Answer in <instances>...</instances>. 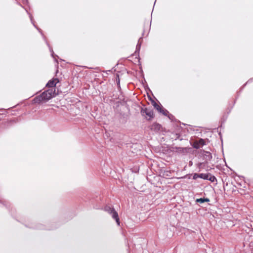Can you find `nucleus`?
<instances>
[{"label":"nucleus","mask_w":253,"mask_h":253,"mask_svg":"<svg viewBox=\"0 0 253 253\" xmlns=\"http://www.w3.org/2000/svg\"><path fill=\"white\" fill-rule=\"evenodd\" d=\"M56 95L55 88H49L40 95L36 96L34 99V101L36 103H40L42 101L46 102Z\"/></svg>","instance_id":"obj_1"},{"label":"nucleus","mask_w":253,"mask_h":253,"mask_svg":"<svg viewBox=\"0 0 253 253\" xmlns=\"http://www.w3.org/2000/svg\"><path fill=\"white\" fill-rule=\"evenodd\" d=\"M104 210L108 212L115 221H120L118 214L115 209L110 206H105Z\"/></svg>","instance_id":"obj_2"},{"label":"nucleus","mask_w":253,"mask_h":253,"mask_svg":"<svg viewBox=\"0 0 253 253\" xmlns=\"http://www.w3.org/2000/svg\"><path fill=\"white\" fill-rule=\"evenodd\" d=\"M141 114L142 116H147L149 117V120H150L151 119L153 118L154 117L153 116V112L152 110L145 108H141Z\"/></svg>","instance_id":"obj_3"},{"label":"nucleus","mask_w":253,"mask_h":253,"mask_svg":"<svg viewBox=\"0 0 253 253\" xmlns=\"http://www.w3.org/2000/svg\"><path fill=\"white\" fill-rule=\"evenodd\" d=\"M203 153H202V155L203 156V159L205 160L204 163L207 164L209 161L212 159V156L210 152L204 150H203Z\"/></svg>","instance_id":"obj_4"},{"label":"nucleus","mask_w":253,"mask_h":253,"mask_svg":"<svg viewBox=\"0 0 253 253\" xmlns=\"http://www.w3.org/2000/svg\"><path fill=\"white\" fill-rule=\"evenodd\" d=\"M59 81L57 78L53 79L48 82L46 86L50 88H54V87L56 86V84L59 82Z\"/></svg>","instance_id":"obj_5"},{"label":"nucleus","mask_w":253,"mask_h":253,"mask_svg":"<svg viewBox=\"0 0 253 253\" xmlns=\"http://www.w3.org/2000/svg\"><path fill=\"white\" fill-rule=\"evenodd\" d=\"M28 224H25V226L29 228H34L35 226H37L38 228L43 229H44L42 227H41L42 224L40 222H27Z\"/></svg>","instance_id":"obj_6"},{"label":"nucleus","mask_w":253,"mask_h":253,"mask_svg":"<svg viewBox=\"0 0 253 253\" xmlns=\"http://www.w3.org/2000/svg\"><path fill=\"white\" fill-rule=\"evenodd\" d=\"M162 126L158 123H154L151 127V129L155 131H158L160 130Z\"/></svg>","instance_id":"obj_7"},{"label":"nucleus","mask_w":253,"mask_h":253,"mask_svg":"<svg viewBox=\"0 0 253 253\" xmlns=\"http://www.w3.org/2000/svg\"><path fill=\"white\" fill-rule=\"evenodd\" d=\"M207 180L213 182L216 180V178L214 175H212L211 174L208 173Z\"/></svg>","instance_id":"obj_8"},{"label":"nucleus","mask_w":253,"mask_h":253,"mask_svg":"<svg viewBox=\"0 0 253 253\" xmlns=\"http://www.w3.org/2000/svg\"><path fill=\"white\" fill-rule=\"evenodd\" d=\"M142 41V38L141 37L138 40V43L136 45V51H139L140 47H141V45Z\"/></svg>","instance_id":"obj_9"},{"label":"nucleus","mask_w":253,"mask_h":253,"mask_svg":"<svg viewBox=\"0 0 253 253\" xmlns=\"http://www.w3.org/2000/svg\"><path fill=\"white\" fill-rule=\"evenodd\" d=\"M28 14L29 15V17L30 18V20L31 21L32 23L33 24V25L38 29V30L42 34V30L40 28H38L35 24L34 22L33 21V16L30 13L28 12Z\"/></svg>","instance_id":"obj_10"},{"label":"nucleus","mask_w":253,"mask_h":253,"mask_svg":"<svg viewBox=\"0 0 253 253\" xmlns=\"http://www.w3.org/2000/svg\"><path fill=\"white\" fill-rule=\"evenodd\" d=\"M158 112H159L161 113H162L163 115H164L166 116H168L169 113V112L168 110L164 109L162 107L161 108V110L160 111H159Z\"/></svg>","instance_id":"obj_11"},{"label":"nucleus","mask_w":253,"mask_h":253,"mask_svg":"<svg viewBox=\"0 0 253 253\" xmlns=\"http://www.w3.org/2000/svg\"><path fill=\"white\" fill-rule=\"evenodd\" d=\"M116 81V83L117 84V86H118V89H120L121 88L120 80L119 78V75L118 74H117Z\"/></svg>","instance_id":"obj_12"},{"label":"nucleus","mask_w":253,"mask_h":253,"mask_svg":"<svg viewBox=\"0 0 253 253\" xmlns=\"http://www.w3.org/2000/svg\"><path fill=\"white\" fill-rule=\"evenodd\" d=\"M208 173H199V178H202L205 180L208 179Z\"/></svg>","instance_id":"obj_13"},{"label":"nucleus","mask_w":253,"mask_h":253,"mask_svg":"<svg viewBox=\"0 0 253 253\" xmlns=\"http://www.w3.org/2000/svg\"><path fill=\"white\" fill-rule=\"evenodd\" d=\"M153 105L154 107L158 110V111H160L162 108V107L160 106L156 102L153 101Z\"/></svg>","instance_id":"obj_14"},{"label":"nucleus","mask_w":253,"mask_h":253,"mask_svg":"<svg viewBox=\"0 0 253 253\" xmlns=\"http://www.w3.org/2000/svg\"><path fill=\"white\" fill-rule=\"evenodd\" d=\"M192 146L195 149H199L200 147V146L199 145V144L198 143V142L197 141H195L193 143Z\"/></svg>","instance_id":"obj_15"},{"label":"nucleus","mask_w":253,"mask_h":253,"mask_svg":"<svg viewBox=\"0 0 253 253\" xmlns=\"http://www.w3.org/2000/svg\"><path fill=\"white\" fill-rule=\"evenodd\" d=\"M197 141L198 142V143L199 144L200 147L203 146L205 144V140L201 138Z\"/></svg>","instance_id":"obj_16"},{"label":"nucleus","mask_w":253,"mask_h":253,"mask_svg":"<svg viewBox=\"0 0 253 253\" xmlns=\"http://www.w3.org/2000/svg\"><path fill=\"white\" fill-rule=\"evenodd\" d=\"M3 205L5 206L7 209H9L11 206V204L7 201L3 202Z\"/></svg>","instance_id":"obj_17"},{"label":"nucleus","mask_w":253,"mask_h":253,"mask_svg":"<svg viewBox=\"0 0 253 253\" xmlns=\"http://www.w3.org/2000/svg\"><path fill=\"white\" fill-rule=\"evenodd\" d=\"M196 203H200V204L204 203V199L202 198H199V199H197L196 200Z\"/></svg>","instance_id":"obj_18"},{"label":"nucleus","mask_w":253,"mask_h":253,"mask_svg":"<svg viewBox=\"0 0 253 253\" xmlns=\"http://www.w3.org/2000/svg\"><path fill=\"white\" fill-rule=\"evenodd\" d=\"M198 178H199V173H194L193 176V179L196 180Z\"/></svg>","instance_id":"obj_19"},{"label":"nucleus","mask_w":253,"mask_h":253,"mask_svg":"<svg viewBox=\"0 0 253 253\" xmlns=\"http://www.w3.org/2000/svg\"><path fill=\"white\" fill-rule=\"evenodd\" d=\"M203 199H204V202H208L210 201V199L208 198H204Z\"/></svg>","instance_id":"obj_20"},{"label":"nucleus","mask_w":253,"mask_h":253,"mask_svg":"<svg viewBox=\"0 0 253 253\" xmlns=\"http://www.w3.org/2000/svg\"><path fill=\"white\" fill-rule=\"evenodd\" d=\"M168 116L169 118V119H170V120H172V118L174 117L173 116L171 115V114L170 115H168Z\"/></svg>","instance_id":"obj_21"},{"label":"nucleus","mask_w":253,"mask_h":253,"mask_svg":"<svg viewBox=\"0 0 253 253\" xmlns=\"http://www.w3.org/2000/svg\"><path fill=\"white\" fill-rule=\"evenodd\" d=\"M203 163H199V164H198V167H199V168H201L202 167V165H203Z\"/></svg>","instance_id":"obj_22"},{"label":"nucleus","mask_w":253,"mask_h":253,"mask_svg":"<svg viewBox=\"0 0 253 253\" xmlns=\"http://www.w3.org/2000/svg\"><path fill=\"white\" fill-rule=\"evenodd\" d=\"M117 225L118 226H122L123 225V222H117Z\"/></svg>","instance_id":"obj_23"},{"label":"nucleus","mask_w":253,"mask_h":253,"mask_svg":"<svg viewBox=\"0 0 253 253\" xmlns=\"http://www.w3.org/2000/svg\"><path fill=\"white\" fill-rule=\"evenodd\" d=\"M50 51L51 52V55L54 57V52L52 49H50Z\"/></svg>","instance_id":"obj_24"},{"label":"nucleus","mask_w":253,"mask_h":253,"mask_svg":"<svg viewBox=\"0 0 253 253\" xmlns=\"http://www.w3.org/2000/svg\"><path fill=\"white\" fill-rule=\"evenodd\" d=\"M53 222H45V223H46V224L45 225L46 226H49L50 225V224L51 223H52Z\"/></svg>","instance_id":"obj_25"}]
</instances>
